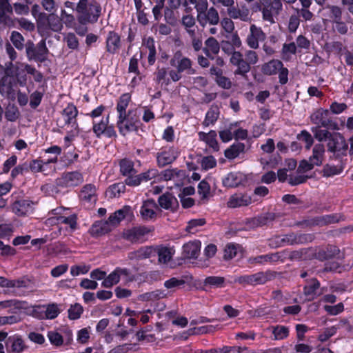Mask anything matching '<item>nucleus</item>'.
Returning <instances> with one entry per match:
<instances>
[{
  "label": "nucleus",
  "instance_id": "nucleus-1",
  "mask_svg": "<svg viewBox=\"0 0 353 353\" xmlns=\"http://www.w3.org/2000/svg\"><path fill=\"white\" fill-rule=\"evenodd\" d=\"M76 10L79 13V21L81 23H95L101 15V7L100 4L92 0H79L76 6Z\"/></svg>",
  "mask_w": 353,
  "mask_h": 353
},
{
  "label": "nucleus",
  "instance_id": "nucleus-2",
  "mask_svg": "<svg viewBox=\"0 0 353 353\" xmlns=\"http://www.w3.org/2000/svg\"><path fill=\"white\" fill-rule=\"evenodd\" d=\"M37 25L38 32L42 37L49 36L50 31L59 32L63 28L61 19L53 12L48 14L39 12Z\"/></svg>",
  "mask_w": 353,
  "mask_h": 353
},
{
  "label": "nucleus",
  "instance_id": "nucleus-3",
  "mask_svg": "<svg viewBox=\"0 0 353 353\" xmlns=\"http://www.w3.org/2000/svg\"><path fill=\"white\" fill-rule=\"evenodd\" d=\"M140 123L139 116L137 110H129L127 114L119 115L117 122V127L120 134L125 136L131 132H137Z\"/></svg>",
  "mask_w": 353,
  "mask_h": 353
},
{
  "label": "nucleus",
  "instance_id": "nucleus-4",
  "mask_svg": "<svg viewBox=\"0 0 353 353\" xmlns=\"http://www.w3.org/2000/svg\"><path fill=\"white\" fill-rule=\"evenodd\" d=\"M276 272L271 270L261 271L252 274H245L238 276L234 279V282L239 284L245 285L255 286L257 285H264L267 282L275 279Z\"/></svg>",
  "mask_w": 353,
  "mask_h": 353
},
{
  "label": "nucleus",
  "instance_id": "nucleus-5",
  "mask_svg": "<svg viewBox=\"0 0 353 353\" xmlns=\"http://www.w3.org/2000/svg\"><path fill=\"white\" fill-rule=\"evenodd\" d=\"M25 47L28 60H34L41 63L46 60L48 49L46 47V39H42L37 46L32 41L28 40Z\"/></svg>",
  "mask_w": 353,
  "mask_h": 353
},
{
  "label": "nucleus",
  "instance_id": "nucleus-6",
  "mask_svg": "<svg viewBox=\"0 0 353 353\" xmlns=\"http://www.w3.org/2000/svg\"><path fill=\"white\" fill-rule=\"evenodd\" d=\"M170 64L172 67L178 69L181 74L185 72L188 75H192L196 73V70L192 67L193 61L183 56L180 50L174 52L170 60Z\"/></svg>",
  "mask_w": 353,
  "mask_h": 353
},
{
  "label": "nucleus",
  "instance_id": "nucleus-7",
  "mask_svg": "<svg viewBox=\"0 0 353 353\" xmlns=\"http://www.w3.org/2000/svg\"><path fill=\"white\" fill-rule=\"evenodd\" d=\"M77 115L78 110L77 107L72 103L68 104L61 112V118L57 119L58 126L63 128L65 125H71L79 132V128L77 122Z\"/></svg>",
  "mask_w": 353,
  "mask_h": 353
},
{
  "label": "nucleus",
  "instance_id": "nucleus-8",
  "mask_svg": "<svg viewBox=\"0 0 353 353\" xmlns=\"http://www.w3.org/2000/svg\"><path fill=\"white\" fill-rule=\"evenodd\" d=\"M327 150L337 155L345 156L348 143L340 133H333L327 143Z\"/></svg>",
  "mask_w": 353,
  "mask_h": 353
},
{
  "label": "nucleus",
  "instance_id": "nucleus-9",
  "mask_svg": "<svg viewBox=\"0 0 353 353\" xmlns=\"http://www.w3.org/2000/svg\"><path fill=\"white\" fill-rule=\"evenodd\" d=\"M24 65L20 63H16L15 64L12 62L6 63L4 76L14 79H17V83L21 86H24L26 83V75L24 73Z\"/></svg>",
  "mask_w": 353,
  "mask_h": 353
},
{
  "label": "nucleus",
  "instance_id": "nucleus-10",
  "mask_svg": "<svg viewBox=\"0 0 353 353\" xmlns=\"http://www.w3.org/2000/svg\"><path fill=\"white\" fill-rule=\"evenodd\" d=\"M311 121L316 124V126L330 128L336 129L337 124L335 123L330 117V112L328 110L319 109L316 110L310 116Z\"/></svg>",
  "mask_w": 353,
  "mask_h": 353
},
{
  "label": "nucleus",
  "instance_id": "nucleus-11",
  "mask_svg": "<svg viewBox=\"0 0 353 353\" xmlns=\"http://www.w3.org/2000/svg\"><path fill=\"white\" fill-rule=\"evenodd\" d=\"M92 130L95 136L100 139L102 135L108 138H117V132L112 125H109V116L99 122H93Z\"/></svg>",
  "mask_w": 353,
  "mask_h": 353
},
{
  "label": "nucleus",
  "instance_id": "nucleus-12",
  "mask_svg": "<svg viewBox=\"0 0 353 353\" xmlns=\"http://www.w3.org/2000/svg\"><path fill=\"white\" fill-rule=\"evenodd\" d=\"M230 63L236 67L234 74L241 75L245 79L247 78V74L250 71L251 66H249L247 63L241 52L239 51H234L230 57Z\"/></svg>",
  "mask_w": 353,
  "mask_h": 353
},
{
  "label": "nucleus",
  "instance_id": "nucleus-13",
  "mask_svg": "<svg viewBox=\"0 0 353 353\" xmlns=\"http://www.w3.org/2000/svg\"><path fill=\"white\" fill-rule=\"evenodd\" d=\"M266 39V34L261 28L252 24L250 26V31L247 35L245 42L251 49H258L259 48V42L264 41Z\"/></svg>",
  "mask_w": 353,
  "mask_h": 353
},
{
  "label": "nucleus",
  "instance_id": "nucleus-14",
  "mask_svg": "<svg viewBox=\"0 0 353 353\" xmlns=\"http://www.w3.org/2000/svg\"><path fill=\"white\" fill-rule=\"evenodd\" d=\"M263 8L261 10L263 14V19L268 21L271 23H274L273 16L278 14L282 10V3L280 0H273L270 3L264 1Z\"/></svg>",
  "mask_w": 353,
  "mask_h": 353
},
{
  "label": "nucleus",
  "instance_id": "nucleus-15",
  "mask_svg": "<svg viewBox=\"0 0 353 353\" xmlns=\"http://www.w3.org/2000/svg\"><path fill=\"white\" fill-rule=\"evenodd\" d=\"M179 155L177 149L173 147L165 148L157 154L158 165L164 167L172 163L176 160Z\"/></svg>",
  "mask_w": 353,
  "mask_h": 353
},
{
  "label": "nucleus",
  "instance_id": "nucleus-16",
  "mask_svg": "<svg viewBox=\"0 0 353 353\" xmlns=\"http://www.w3.org/2000/svg\"><path fill=\"white\" fill-rule=\"evenodd\" d=\"M313 239L314 236L311 234L290 233L284 235L283 237L281 239L280 241L288 245H296L311 242Z\"/></svg>",
  "mask_w": 353,
  "mask_h": 353
},
{
  "label": "nucleus",
  "instance_id": "nucleus-17",
  "mask_svg": "<svg viewBox=\"0 0 353 353\" xmlns=\"http://www.w3.org/2000/svg\"><path fill=\"white\" fill-rule=\"evenodd\" d=\"M197 21L201 26L205 27L207 23L212 26L217 25L220 22L218 11L214 7L208 9L201 17H197Z\"/></svg>",
  "mask_w": 353,
  "mask_h": 353
},
{
  "label": "nucleus",
  "instance_id": "nucleus-18",
  "mask_svg": "<svg viewBox=\"0 0 353 353\" xmlns=\"http://www.w3.org/2000/svg\"><path fill=\"white\" fill-rule=\"evenodd\" d=\"M159 207L153 199H148L143 202L140 214L144 220L153 219L157 216V211Z\"/></svg>",
  "mask_w": 353,
  "mask_h": 353
},
{
  "label": "nucleus",
  "instance_id": "nucleus-19",
  "mask_svg": "<svg viewBox=\"0 0 353 353\" xmlns=\"http://www.w3.org/2000/svg\"><path fill=\"white\" fill-rule=\"evenodd\" d=\"M34 203L28 199L17 200L12 204V211L18 216L26 215L32 212Z\"/></svg>",
  "mask_w": 353,
  "mask_h": 353
},
{
  "label": "nucleus",
  "instance_id": "nucleus-20",
  "mask_svg": "<svg viewBox=\"0 0 353 353\" xmlns=\"http://www.w3.org/2000/svg\"><path fill=\"white\" fill-rule=\"evenodd\" d=\"M345 219L344 216L341 214H327L321 216H316L312 219L311 225L324 226L329 224L338 223Z\"/></svg>",
  "mask_w": 353,
  "mask_h": 353
},
{
  "label": "nucleus",
  "instance_id": "nucleus-21",
  "mask_svg": "<svg viewBox=\"0 0 353 353\" xmlns=\"http://www.w3.org/2000/svg\"><path fill=\"white\" fill-rule=\"evenodd\" d=\"M252 203L251 197L243 193H236L232 195L228 203V207L234 208L242 206H247Z\"/></svg>",
  "mask_w": 353,
  "mask_h": 353
},
{
  "label": "nucleus",
  "instance_id": "nucleus-22",
  "mask_svg": "<svg viewBox=\"0 0 353 353\" xmlns=\"http://www.w3.org/2000/svg\"><path fill=\"white\" fill-rule=\"evenodd\" d=\"M156 249L151 246H145L128 254L130 260L141 261L155 256Z\"/></svg>",
  "mask_w": 353,
  "mask_h": 353
},
{
  "label": "nucleus",
  "instance_id": "nucleus-23",
  "mask_svg": "<svg viewBox=\"0 0 353 353\" xmlns=\"http://www.w3.org/2000/svg\"><path fill=\"white\" fill-rule=\"evenodd\" d=\"M83 181V176L79 172L65 173L61 178V183L67 187L78 185Z\"/></svg>",
  "mask_w": 353,
  "mask_h": 353
},
{
  "label": "nucleus",
  "instance_id": "nucleus-24",
  "mask_svg": "<svg viewBox=\"0 0 353 353\" xmlns=\"http://www.w3.org/2000/svg\"><path fill=\"white\" fill-rule=\"evenodd\" d=\"M200 249V241H190L183 246V255L187 259H196L199 254Z\"/></svg>",
  "mask_w": 353,
  "mask_h": 353
},
{
  "label": "nucleus",
  "instance_id": "nucleus-25",
  "mask_svg": "<svg viewBox=\"0 0 353 353\" xmlns=\"http://www.w3.org/2000/svg\"><path fill=\"white\" fill-rule=\"evenodd\" d=\"M228 14L233 19H240L242 21L248 22L250 21V11L248 8L240 9L234 5L228 8Z\"/></svg>",
  "mask_w": 353,
  "mask_h": 353
},
{
  "label": "nucleus",
  "instance_id": "nucleus-26",
  "mask_svg": "<svg viewBox=\"0 0 353 353\" xmlns=\"http://www.w3.org/2000/svg\"><path fill=\"white\" fill-rule=\"evenodd\" d=\"M325 146L322 143L316 144L312 149V154L309 157L311 161L315 166H320L322 165L325 158Z\"/></svg>",
  "mask_w": 353,
  "mask_h": 353
},
{
  "label": "nucleus",
  "instance_id": "nucleus-27",
  "mask_svg": "<svg viewBox=\"0 0 353 353\" xmlns=\"http://www.w3.org/2000/svg\"><path fill=\"white\" fill-rule=\"evenodd\" d=\"M158 202L159 205L165 209L174 210L178 206L177 199L169 192H166L159 197Z\"/></svg>",
  "mask_w": 353,
  "mask_h": 353
},
{
  "label": "nucleus",
  "instance_id": "nucleus-28",
  "mask_svg": "<svg viewBox=\"0 0 353 353\" xmlns=\"http://www.w3.org/2000/svg\"><path fill=\"white\" fill-rule=\"evenodd\" d=\"M205 47L203 49L206 57L211 59H214V55L217 54L220 50V45L214 37H209L205 41Z\"/></svg>",
  "mask_w": 353,
  "mask_h": 353
},
{
  "label": "nucleus",
  "instance_id": "nucleus-29",
  "mask_svg": "<svg viewBox=\"0 0 353 353\" xmlns=\"http://www.w3.org/2000/svg\"><path fill=\"white\" fill-rule=\"evenodd\" d=\"M160 176L165 181H181L185 178V171L178 168L166 169L161 172Z\"/></svg>",
  "mask_w": 353,
  "mask_h": 353
},
{
  "label": "nucleus",
  "instance_id": "nucleus-30",
  "mask_svg": "<svg viewBox=\"0 0 353 353\" xmlns=\"http://www.w3.org/2000/svg\"><path fill=\"white\" fill-rule=\"evenodd\" d=\"M120 47V37L114 31L110 32L106 39L107 51L110 53L114 54Z\"/></svg>",
  "mask_w": 353,
  "mask_h": 353
},
{
  "label": "nucleus",
  "instance_id": "nucleus-31",
  "mask_svg": "<svg viewBox=\"0 0 353 353\" xmlns=\"http://www.w3.org/2000/svg\"><path fill=\"white\" fill-rule=\"evenodd\" d=\"M198 136L200 141L205 142L206 144L214 151L219 150V148L216 141V132L214 130H211L208 133L199 132Z\"/></svg>",
  "mask_w": 353,
  "mask_h": 353
},
{
  "label": "nucleus",
  "instance_id": "nucleus-32",
  "mask_svg": "<svg viewBox=\"0 0 353 353\" xmlns=\"http://www.w3.org/2000/svg\"><path fill=\"white\" fill-rule=\"evenodd\" d=\"M339 249L333 245H329L325 248L320 250L316 253V258L320 261H325L335 257L339 254Z\"/></svg>",
  "mask_w": 353,
  "mask_h": 353
},
{
  "label": "nucleus",
  "instance_id": "nucleus-33",
  "mask_svg": "<svg viewBox=\"0 0 353 353\" xmlns=\"http://www.w3.org/2000/svg\"><path fill=\"white\" fill-rule=\"evenodd\" d=\"M149 230L146 228H134L124 232V237L132 242H137L146 234Z\"/></svg>",
  "mask_w": 353,
  "mask_h": 353
},
{
  "label": "nucleus",
  "instance_id": "nucleus-34",
  "mask_svg": "<svg viewBox=\"0 0 353 353\" xmlns=\"http://www.w3.org/2000/svg\"><path fill=\"white\" fill-rule=\"evenodd\" d=\"M276 217L274 213L268 212L253 218L250 222L254 227H262L272 223Z\"/></svg>",
  "mask_w": 353,
  "mask_h": 353
},
{
  "label": "nucleus",
  "instance_id": "nucleus-35",
  "mask_svg": "<svg viewBox=\"0 0 353 353\" xmlns=\"http://www.w3.org/2000/svg\"><path fill=\"white\" fill-rule=\"evenodd\" d=\"M111 230V227L106 221H99L92 225L90 230V233L93 236H99L105 234Z\"/></svg>",
  "mask_w": 353,
  "mask_h": 353
},
{
  "label": "nucleus",
  "instance_id": "nucleus-36",
  "mask_svg": "<svg viewBox=\"0 0 353 353\" xmlns=\"http://www.w3.org/2000/svg\"><path fill=\"white\" fill-rule=\"evenodd\" d=\"M9 11V12L6 10L0 11V25L6 28H14L17 19L13 16V10Z\"/></svg>",
  "mask_w": 353,
  "mask_h": 353
},
{
  "label": "nucleus",
  "instance_id": "nucleus-37",
  "mask_svg": "<svg viewBox=\"0 0 353 353\" xmlns=\"http://www.w3.org/2000/svg\"><path fill=\"white\" fill-rule=\"evenodd\" d=\"M283 63L277 59H273L264 64L262 68L263 72L266 75H273L276 74L279 70L282 69Z\"/></svg>",
  "mask_w": 353,
  "mask_h": 353
},
{
  "label": "nucleus",
  "instance_id": "nucleus-38",
  "mask_svg": "<svg viewBox=\"0 0 353 353\" xmlns=\"http://www.w3.org/2000/svg\"><path fill=\"white\" fill-rule=\"evenodd\" d=\"M242 174L239 172H230L223 179L225 187L234 188L241 183Z\"/></svg>",
  "mask_w": 353,
  "mask_h": 353
},
{
  "label": "nucleus",
  "instance_id": "nucleus-39",
  "mask_svg": "<svg viewBox=\"0 0 353 353\" xmlns=\"http://www.w3.org/2000/svg\"><path fill=\"white\" fill-rule=\"evenodd\" d=\"M181 24L185 28L189 36H194L196 32V21L194 17L191 14H186L181 18Z\"/></svg>",
  "mask_w": 353,
  "mask_h": 353
},
{
  "label": "nucleus",
  "instance_id": "nucleus-40",
  "mask_svg": "<svg viewBox=\"0 0 353 353\" xmlns=\"http://www.w3.org/2000/svg\"><path fill=\"white\" fill-rule=\"evenodd\" d=\"M157 253L159 256V263H167L172 259L174 254V250L168 247H160L156 249V254Z\"/></svg>",
  "mask_w": 353,
  "mask_h": 353
},
{
  "label": "nucleus",
  "instance_id": "nucleus-41",
  "mask_svg": "<svg viewBox=\"0 0 353 353\" xmlns=\"http://www.w3.org/2000/svg\"><path fill=\"white\" fill-rule=\"evenodd\" d=\"M154 74V80L157 83L165 86L170 84V81L168 78V68L165 67L157 68Z\"/></svg>",
  "mask_w": 353,
  "mask_h": 353
},
{
  "label": "nucleus",
  "instance_id": "nucleus-42",
  "mask_svg": "<svg viewBox=\"0 0 353 353\" xmlns=\"http://www.w3.org/2000/svg\"><path fill=\"white\" fill-rule=\"evenodd\" d=\"M245 150V145L242 143H236L225 150V157L228 159H234Z\"/></svg>",
  "mask_w": 353,
  "mask_h": 353
},
{
  "label": "nucleus",
  "instance_id": "nucleus-43",
  "mask_svg": "<svg viewBox=\"0 0 353 353\" xmlns=\"http://www.w3.org/2000/svg\"><path fill=\"white\" fill-rule=\"evenodd\" d=\"M320 287V283L316 279L310 280L307 285L303 288V293L305 296H309V300H313L316 296V290Z\"/></svg>",
  "mask_w": 353,
  "mask_h": 353
},
{
  "label": "nucleus",
  "instance_id": "nucleus-44",
  "mask_svg": "<svg viewBox=\"0 0 353 353\" xmlns=\"http://www.w3.org/2000/svg\"><path fill=\"white\" fill-rule=\"evenodd\" d=\"M96 188L92 184L84 185L80 192V198L87 201H95Z\"/></svg>",
  "mask_w": 353,
  "mask_h": 353
},
{
  "label": "nucleus",
  "instance_id": "nucleus-45",
  "mask_svg": "<svg viewBox=\"0 0 353 353\" xmlns=\"http://www.w3.org/2000/svg\"><path fill=\"white\" fill-rule=\"evenodd\" d=\"M219 110L217 106H212L207 112L203 125L205 127L213 125L219 117Z\"/></svg>",
  "mask_w": 353,
  "mask_h": 353
},
{
  "label": "nucleus",
  "instance_id": "nucleus-46",
  "mask_svg": "<svg viewBox=\"0 0 353 353\" xmlns=\"http://www.w3.org/2000/svg\"><path fill=\"white\" fill-rule=\"evenodd\" d=\"M11 344L12 352L20 353L24 348V344L22 339L19 336H12L8 338L6 345Z\"/></svg>",
  "mask_w": 353,
  "mask_h": 353
},
{
  "label": "nucleus",
  "instance_id": "nucleus-47",
  "mask_svg": "<svg viewBox=\"0 0 353 353\" xmlns=\"http://www.w3.org/2000/svg\"><path fill=\"white\" fill-rule=\"evenodd\" d=\"M14 79L3 76L0 79V93L1 94H10L13 91Z\"/></svg>",
  "mask_w": 353,
  "mask_h": 353
},
{
  "label": "nucleus",
  "instance_id": "nucleus-48",
  "mask_svg": "<svg viewBox=\"0 0 353 353\" xmlns=\"http://www.w3.org/2000/svg\"><path fill=\"white\" fill-rule=\"evenodd\" d=\"M130 99V95L128 93L123 94L119 97L117 105V110L119 113V115H123L128 113V112H126V108L129 105Z\"/></svg>",
  "mask_w": 353,
  "mask_h": 353
},
{
  "label": "nucleus",
  "instance_id": "nucleus-49",
  "mask_svg": "<svg viewBox=\"0 0 353 353\" xmlns=\"http://www.w3.org/2000/svg\"><path fill=\"white\" fill-rule=\"evenodd\" d=\"M120 171L124 176L134 175L136 170L134 168V163L132 161L124 159L120 161Z\"/></svg>",
  "mask_w": 353,
  "mask_h": 353
},
{
  "label": "nucleus",
  "instance_id": "nucleus-50",
  "mask_svg": "<svg viewBox=\"0 0 353 353\" xmlns=\"http://www.w3.org/2000/svg\"><path fill=\"white\" fill-rule=\"evenodd\" d=\"M25 3L16 2L13 3L12 8L18 15H28L30 13L29 5L32 3V0H24Z\"/></svg>",
  "mask_w": 353,
  "mask_h": 353
},
{
  "label": "nucleus",
  "instance_id": "nucleus-51",
  "mask_svg": "<svg viewBox=\"0 0 353 353\" xmlns=\"http://www.w3.org/2000/svg\"><path fill=\"white\" fill-rule=\"evenodd\" d=\"M126 212L127 210L124 209L119 210L114 213L112 214L109 216L108 219L105 221L112 228V227H114L118 223H119V222L125 217Z\"/></svg>",
  "mask_w": 353,
  "mask_h": 353
},
{
  "label": "nucleus",
  "instance_id": "nucleus-52",
  "mask_svg": "<svg viewBox=\"0 0 353 353\" xmlns=\"http://www.w3.org/2000/svg\"><path fill=\"white\" fill-rule=\"evenodd\" d=\"M342 170L343 169L341 166L325 164L321 171V174L323 177L327 178L341 174Z\"/></svg>",
  "mask_w": 353,
  "mask_h": 353
},
{
  "label": "nucleus",
  "instance_id": "nucleus-53",
  "mask_svg": "<svg viewBox=\"0 0 353 353\" xmlns=\"http://www.w3.org/2000/svg\"><path fill=\"white\" fill-rule=\"evenodd\" d=\"M125 190V184L117 183L110 186L106 192L107 195L110 198L119 197Z\"/></svg>",
  "mask_w": 353,
  "mask_h": 353
},
{
  "label": "nucleus",
  "instance_id": "nucleus-54",
  "mask_svg": "<svg viewBox=\"0 0 353 353\" xmlns=\"http://www.w3.org/2000/svg\"><path fill=\"white\" fill-rule=\"evenodd\" d=\"M321 127L314 126L311 128V131L314 134V137L319 141L321 142L326 139L327 141H329L330 137L332 135V133L330 132L327 130H322Z\"/></svg>",
  "mask_w": 353,
  "mask_h": 353
},
{
  "label": "nucleus",
  "instance_id": "nucleus-55",
  "mask_svg": "<svg viewBox=\"0 0 353 353\" xmlns=\"http://www.w3.org/2000/svg\"><path fill=\"white\" fill-rule=\"evenodd\" d=\"M10 41L13 46L19 50H22L25 46L24 37L21 33L17 31H13L10 35Z\"/></svg>",
  "mask_w": 353,
  "mask_h": 353
},
{
  "label": "nucleus",
  "instance_id": "nucleus-56",
  "mask_svg": "<svg viewBox=\"0 0 353 353\" xmlns=\"http://www.w3.org/2000/svg\"><path fill=\"white\" fill-rule=\"evenodd\" d=\"M191 4L194 5L196 10V18L201 17L208 9V0H189Z\"/></svg>",
  "mask_w": 353,
  "mask_h": 353
},
{
  "label": "nucleus",
  "instance_id": "nucleus-57",
  "mask_svg": "<svg viewBox=\"0 0 353 353\" xmlns=\"http://www.w3.org/2000/svg\"><path fill=\"white\" fill-rule=\"evenodd\" d=\"M119 272H117V268L110 273L102 282V286L106 288H111L114 285L119 282Z\"/></svg>",
  "mask_w": 353,
  "mask_h": 353
},
{
  "label": "nucleus",
  "instance_id": "nucleus-58",
  "mask_svg": "<svg viewBox=\"0 0 353 353\" xmlns=\"http://www.w3.org/2000/svg\"><path fill=\"white\" fill-rule=\"evenodd\" d=\"M225 282L224 277L211 276L207 277L204 280V286H210L214 288H221Z\"/></svg>",
  "mask_w": 353,
  "mask_h": 353
},
{
  "label": "nucleus",
  "instance_id": "nucleus-59",
  "mask_svg": "<svg viewBox=\"0 0 353 353\" xmlns=\"http://www.w3.org/2000/svg\"><path fill=\"white\" fill-rule=\"evenodd\" d=\"M146 47L148 49V63L153 65L156 60V48L154 46V41L153 38L149 37L146 41Z\"/></svg>",
  "mask_w": 353,
  "mask_h": 353
},
{
  "label": "nucleus",
  "instance_id": "nucleus-60",
  "mask_svg": "<svg viewBox=\"0 0 353 353\" xmlns=\"http://www.w3.org/2000/svg\"><path fill=\"white\" fill-rule=\"evenodd\" d=\"M326 8L329 10V17L333 23L342 19V10L339 6L328 5Z\"/></svg>",
  "mask_w": 353,
  "mask_h": 353
},
{
  "label": "nucleus",
  "instance_id": "nucleus-61",
  "mask_svg": "<svg viewBox=\"0 0 353 353\" xmlns=\"http://www.w3.org/2000/svg\"><path fill=\"white\" fill-rule=\"evenodd\" d=\"M237 126V123L230 124L228 128L219 132L220 139L223 142H228L232 139L233 130Z\"/></svg>",
  "mask_w": 353,
  "mask_h": 353
},
{
  "label": "nucleus",
  "instance_id": "nucleus-62",
  "mask_svg": "<svg viewBox=\"0 0 353 353\" xmlns=\"http://www.w3.org/2000/svg\"><path fill=\"white\" fill-rule=\"evenodd\" d=\"M48 338L50 343L53 345L59 347L63 343V337L56 331H50L48 332Z\"/></svg>",
  "mask_w": 353,
  "mask_h": 353
},
{
  "label": "nucleus",
  "instance_id": "nucleus-63",
  "mask_svg": "<svg viewBox=\"0 0 353 353\" xmlns=\"http://www.w3.org/2000/svg\"><path fill=\"white\" fill-rule=\"evenodd\" d=\"M272 334L275 340H281L288 336L289 330L287 327L277 325L273 328Z\"/></svg>",
  "mask_w": 353,
  "mask_h": 353
},
{
  "label": "nucleus",
  "instance_id": "nucleus-64",
  "mask_svg": "<svg viewBox=\"0 0 353 353\" xmlns=\"http://www.w3.org/2000/svg\"><path fill=\"white\" fill-rule=\"evenodd\" d=\"M239 246L234 244H228L224 249L223 258L225 260H230L235 257L237 254Z\"/></svg>",
  "mask_w": 353,
  "mask_h": 353
}]
</instances>
